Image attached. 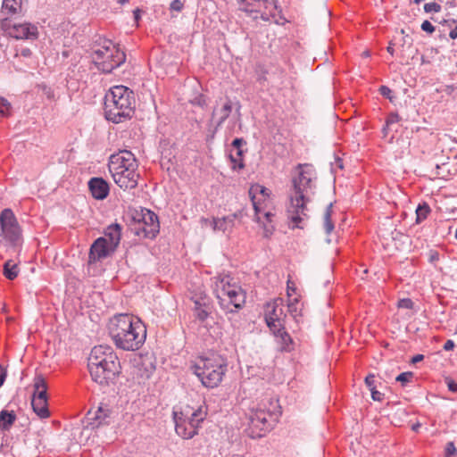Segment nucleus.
<instances>
[{
	"label": "nucleus",
	"instance_id": "nucleus-29",
	"mask_svg": "<svg viewBox=\"0 0 457 457\" xmlns=\"http://www.w3.org/2000/svg\"><path fill=\"white\" fill-rule=\"evenodd\" d=\"M232 103L230 99H227L222 107L217 111V114L219 115V120L217 122V126H220L224 123V121L228 118L232 112Z\"/></svg>",
	"mask_w": 457,
	"mask_h": 457
},
{
	"label": "nucleus",
	"instance_id": "nucleus-30",
	"mask_svg": "<svg viewBox=\"0 0 457 457\" xmlns=\"http://www.w3.org/2000/svg\"><path fill=\"white\" fill-rule=\"evenodd\" d=\"M229 160L231 162V168L233 170H242L245 167L243 150L238 149L235 153L229 154Z\"/></svg>",
	"mask_w": 457,
	"mask_h": 457
},
{
	"label": "nucleus",
	"instance_id": "nucleus-54",
	"mask_svg": "<svg viewBox=\"0 0 457 457\" xmlns=\"http://www.w3.org/2000/svg\"><path fill=\"white\" fill-rule=\"evenodd\" d=\"M389 129H390V127H387V123L386 122V124L384 125V127L382 129V133H383L384 137L387 136Z\"/></svg>",
	"mask_w": 457,
	"mask_h": 457
},
{
	"label": "nucleus",
	"instance_id": "nucleus-12",
	"mask_svg": "<svg viewBox=\"0 0 457 457\" xmlns=\"http://www.w3.org/2000/svg\"><path fill=\"white\" fill-rule=\"evenodd\" d=\"M273 414L261 407L253 408L248 414L247 433L252 438L263 436L271 428Z\"/></svg>",
	"mask_w": 457,
	"mask_h": 457
},
{
	"label": "nucleus",
	"instance_id": "nucleus-62",
	"mask_svg": "<svg viewBox=\"0 0 457 457\" xmlns=\"http://www.w3.org/2000/svg\"><path fill=\"white\" fill-rule=\"evenodd\" d=\"M454 237L457 239V230H455Z\"/></svg>",
	"mask_w": 457,
	"mask_h": 457
},
{
	"label": "nucleus",
	"instance_id": "nucleus-56",
	"mask_svg": "<svg viewBox=\"0 0 457 457\" xmlns=\"http://www.w3.org/2000/svg\"><path fill=\"white\" fill-rule=\"evenodd\" d=\"M133 13H134L135 20H136V21H138V20H139V18H140V11H139V9H136V10L133 12Z\"/></svg>",
	"mask_w": 457,
	"mask_h": 457
},
{
	"label": "nucleus",
	"instance_id": "nucleus-22",
	"mask_svg": "<svg viewBox=\"0 0 457 457\" xmlns=\"http://www.w3.org/2000/svg\"><path fill=\"white\" fill-rule=\"evenodd\" d=\"M1 228H16L18 227L17 219L10 208L4 209L0 213Z\"/></svg>",
	"mask_w": 457,
	"mask_h": 457
},
{
	"label": "nucleus",
	"instance_id": "nucleus-7",
	"mask_svg": "<svg viewBox=\"0 0 457 457\" xmlns=\"http://www.w3.org/2000/svg\"><path fill=\"white\" fill-rule=\"evenodd\" d=\"M194 374L200 379L203 386L208 388L218 386L227 370V362L220 355L198 357L191 367Z\"/></svg>",
	"mask_w": 457,
	"mask_h": 457
},
{
	"label": "nucleus",
	"instance_id": "nucleus-35",
	"mask_svg": "<svg viewBox=\"0 0 457 457\" xmlns=\"http://www.w3.org/2000/svg\"><path fill=\"white\" fill-rule=\"evenodd\" d=\"M424 11L426 12H439L441 5L436 2L427 3L424 5Z\"/></svg>",
	"mask_w": 457,
	"mask_h": 457
},
{
	"label": "nucleus",
	"instance_id": "nucleus-27",
	"mask_svg": "<svg viewBox=\"0 0 457 457\" xmlns=\"http://www.w3.org/2000/svg\"><path fill=\"white\" fill-rule=\"evenodd\" d=\"M3 273L7 279L13 280L19 274L18 265L12 260L6 261L4 264Z\"/></svg>",
	"mask_w": 457,
	"mask_h": 457
},
{
	"label": "nucleus",
	"instance_id": "nucleus-21",
	"mask_svg": "<svg viewBox=\"0 0 457 457\" xmlns=\"http://www.w3.org/2000/svg\"><path fill=\"white\" fill-rule=\"evenodd\" d=\"M276 337L277 344L279 345L280 351L291 352L294 350V341L290 335L285 330V325L283 328L279 329L278 332H272Z\"/></svg>",
	"mask_w": 457,
	"mask_h": 457
},
{
	"label": "nucleus",
	"instance_id": "nucleus-51",
	"mask_svg": "<svg viewBox=\"0 0 457 457\" xmlns=\"http://www.w3.org/2000/svg\"><path fill=\"white\" fill-rule=\"evenodd\" d=\"M449 37L451 39H457V24L453 29L450 30Z\"/></svg>",
	"mask_w": 457,
	"mask_h": 457
},
{
	"label": "nucleus",
	"instance_id": "nucleus-25",
	"mask_svg": "<svg viewBox=\"0 0 457 457\" xmlns=\"http://www.w3.org/2000/svg\"><path fill=\"white\" fill-rule=\"evenodd\" d=\"M16 420V414L13 411L3 410L0 411V428L2 430H9Z\"/></svg>",
	"mask_w": 457,
	"mask_h": 457
},
{
	"label": "nucleus",
	"instance_id": "nucleus-10",
	"mask_svg": "<svg viewBox=\"0 0 457 457\" xmlns=\"http://www.w3.org/2000/svg\"><path fill=\"white\" fill-rule=\"evenodd\" d=\"M256 221L264 228L273 227L274 213L271 212V191L260 184H253L249 188Z\"/></svg>",
	"mask_w": 457,
	"mask_h": 457
},
{
	"label": "nucleus",
	"instance_id": "nucleus-9",
	"mask_svg": "<svg viewBox=\"0 0 457 457\" xmlns=\"http://www.w3.org/2000/svg\"><path fill=\"white\" fill-rule=\"evenodd\" d=\"M92 60L99 71L109 73L126 61V54L112 40L102 39L94 47Z\"/></svg>",
	"mask_w": 457,
	"mask_h": 457
},
{
	"label": "nucleus",
	"instance_id": "nucleus-42",
	"mask_svg": "<svg viewBox=\"0 0 457 457\" xmlns=\"http://www.w3.org/2000/svg\"><path fill=\"white\" fill-rule=\"evenodd\" d=\"M378 91H379V93H380L383 96H385V97H386V98H388V99L392 100V98H393V95H392V94H393V92H392V90H391L388 87H386V86H381V87H379Z\"/></svg>",
	"mask_w": 457,
	"mask_h": 457
},
{
	"label": "nucleus",
	"instance_id": "nucleus-14",
	"mask_svg": "<svg viewBox=\"0 0 457 457\" xmlns=\"http://www.w3.org/2000/svg\"><path fill=\"white\" fill-rule=\"evenodd\" d=\"M125 220L129 225L137 226L138 228H145V227L158 228L160 226L158 215L145 207L129 208Z\"/></svg>",
	"mask_w": 457,
	"mask_h": 457
},
{
	"label": "nucleus",
	"instance_id": "nucleus-50",
	"mask_svg": "<svg viewBox=\"0 0 457 457\" xmlns=\"http://www.w3.org/2000/svg\"><path fill=\"white\" fill-rule=\"evenodd\" d=\"M439 259V254L438 253L436 252H431L430 254H429V262H435L436 261H437Z\"/></svg>",
	"mask_w": 457,
	"mask_h": 457
},
{
	"label": "nucleus",
	"instance_id": "nucleus-58",
	"mask_svg": "<svg viewBox=\"0 0 457 457\" xmlns=\"http://www.w3.org/2000/svg\"><path fill=\"white\" fill-rule=\"evenodd\" d=\"M129 0H118V3L120 4H124L126 3H129Z\"/></svg>",
	"mask_w": 457,
	"mask_h": 457
},
{
	"label": "nucleus",
	"instance_id": "nucleus-19",
	"mask_svg": "<svg viewBox=\"0 0 457 457\" xmlns=\"http://www.w3.org/2000/svg\"><path fill=\"white\" fill-rule=\"evenodd\" d=\"M88 188L96 200L105 199L110 192L109 184L102 178H92L88 181Z\"/></svg>",
	"mask_w": 457,
	"mask_h": 457
},
{
	"label": "nucleus",
	"instance_id": "nucleus-34",
	"mask_svg": "<svg viewBox=\"0 0 457 457\" xmlns=\"http://www.w3.org/2000/svg\"><path fill=\"white\" fill-rule=\"evenodd\" d=\"M11 104L4 97L0 96V115L7 117L11 114Z\"/></svg>",
	"mask_w": 457,
	"mask_h": 457
},
{
	"label": "nucleus",
	"instance_id": "nucleus-41",
	"mask_svg": "<svg viewBox=\"0 0 457 457\" xmlns=\"http://www.w3.org/2000/svg\"><path fill=\"white\" fill-rule=\"evenodd\" d=\"M15 56H21L23 58H30L32 56V51L28 47H24L20 50H17Z\"/></svg>",
	"mask_w": 457,
	"mask_h": 457
},
{
	"label": "nucleus",
	"instance_id": "nucleus-31",
	"mask_svg": "<svg viewBox=\"0 0 457 457\" xmlns=\"http://www.w3.org/2000/svg\"><path fill=\"white\" fill-rule=\"evenodd\" d=\"M430 212L431 209L426 202L420 204L416 208V222L420 223L425 220L430 214Z\"/></svg>",
	"mask_w": 457,
	"mask_h": 457
},
{
	"label": "nucleus",
	"instance_id": "nucleus-2",
	"mask_svg": "<svg viewBox=\"0 0 457 457\" xmlns=\"http://www.w3.org/2000/svg\"><path fill=\"white\" fill-rule=\"evenodd\" d=\"M108 329L114 345L124 351L138 350L146 337L141 320L128 313L114 315L109 321Z\"/></svg>",
	"mask_w": 457,
	"mask_h": 457
},
{
	"label": "nucleus",
	"instance_id": "nucleus-26",
	"mask_svg": "<svg viewBox=\"0 0 457 457\" xmlns=\"http://www.w3.org/2000/svg\"><path fill=\"white\" fill-rule=\"evenodd\" d=\"M337 213L333 210V204H330L327 206L325 213H324V224L325 228L330 229L335 228L336 226L341 227L342 224L337 223L336 219L334 218Z\"/></svg>",
	"mask_w": 457,
	"mask_h": 457
},
{
	"label": "nucleus",
	"instance_id": "nucleus-37",
	"mask_svg": "<svg viewBox=\"0 0 457 457\" xmlns=\"http://www.w3.org/2000/svg\"><path fill=\"white\" fill-rule=\"evenodd\" d=\"M411 372H403L396 377V381L401 382L403 386L408 383L412 378Z\"/></svg>",
	"mask_w": 457,
	"mask_h": 457
},
{
	"label": "nucleus",
	"instance_id": "nucleus-5",
	"mask_svg": "<svg viewBox=\"0 0 457 457\" xmlns=\"http://www.w3.org/2000/svg\"><path fill=\"white\" fill-rule=\"evenodd\" d=\"M138 164L134 154L128 150L112 154L108 163L114 182L122 189H133L137 186Z\"/></svg>",
	"mask_w": 457,
	"mask_h": 457
},
{
	"label": "nucleus",
	"instance_id": "nucleus-16",
	"mask_svg": "<svg viewBox=\"0 0 457 457\" xmlns=\"http://www.w3.org/2000/svg\"><path fill=\"white\" fill-rule=\"evenodd\" d=\"M286 317L282 298H277L266 304L265 320L271 332H278L283 328Z\"/></svg>",
	"mask_w": 457,
	"mask_h": 457
},
{
	"label": "nucleus",
	"instance_id": "nucleus-36",
	"mask_svg": "<svg viewBox=\"0 0 457 457\" xmlns=\"http://www.w3.org/2000/svg\"><path fill=\"white\" fill-rule=\"evenodd\" d=\"M158 232H159V230H154V229L135 230L136 236H137V237L143 236L144 237H150V238H154L157 236Z\"/></svg>",
	"mask_w": 457,
	"mask_h": 457
},
{
	"label": "nucleus",
	"instance_id": "nucleus-28",
	"mask_svg": "<svg viewBox=\"0 0 457 457\" xmlns=\"http://www.w3.org/2000/svg\"><path fill=\"white\" fill-rule=\"evenodd\" d=\"M301 297L295 296L293 298H287V308L289 313L294 319L301 316L302 303L300 302Z\"/></svg>",
	"mask_w": 457,
	"mask_h": 457
},
{
	"label": "nucleus",
	"instance_id": "nucleus-6",
	"mask_svg": "<svg viewBox=\"0 0 457 457\" xmlns=\"http://www.w3.org/2000/svg\"><path fill=\"white\" fill-rule=\"evenodd\" d=\"M213 292L219 300L220 306L226 312H233L243 307L245 303V293L226 274H220L212 278Z\"/></svg>",
	"mask_w": 457,
	"mask_h": 457
},
{
	"label": "nucleus",
	"instance_id": "nucleus-48",
	"mask_svg": "<svg viewBox=\"0 0 457 457\" xmlns=\"http://www.w3.org/2000/svg\"><path fill=\"white\" fill-rule=\"evenodd\" d=\"M455 344L453 340L449 339L447 340L444 345V350L445 351H451L454 348Z\"/></svg>",
	"mask_w": 457,
	"mask_h": 457
},
{
	"label": "nucleus",
	"instance_id": "nucleus-20",
	"mask_svg": "<svg viewBox=\"0 0 457 457\" xmlns=\"http://www.w3.org/2000/svg\"><path fill=\"white\" fill-rule=\"evenodd\" d=\"M0 244L6 248H18L22 244L20 230H1Z\"/></svg>",
	"mask_w": 457,
	"mask_h": 457
},
{
	"label": "nucleus",
	"instance_id": "nucleus-40",
	"mask_svg": "<svg viewBox=\"0 0 457 457\" xmlns=\"http://www.w3.org/2000/svg\"><path fill=\"white\" fill-rule=\"evenodd\" d=\"M457 453V449L453 442H449L445 447V457H452L455 455Z\"/></svg>",
	"mask_w": 457,
	"mask_h": 457
},
{
	"label": "nucleus",
	"instance_id": "nucleus-8",
	"mask_svg": "<svg viewBox=\"0 0 457 457\" xmlns=\"http://www.w3.org/2000/svg\"><path fill=\"white\" fill-rule=\"evenodd\" d=\"M207 416L206 407L200 405L196 408L185 406L180 411H173L175 431L183 439H191L198 434L201 424Z\"/></svg>",
	"mask_w": 457,
	"mask_h": 457
},
{
	"label": "nucleus",
	"instance_id": "nucleus-13",
	"mask_svg": "<svg viewBox=\"0 0 457 457\" xmlns=\"http://www.w3.org/2000/svg\"><path fill=\"white\" fill-rule=\"evenodd\" d=\"M47 386L42 376H37L34 379V392L31 398V406L33 411L39 419H47L50 417L48 409Z\"/></svg>",
	"mask_w": 457,
	"mask_h": 457
},
{
	"label": "nucleus",
	"instance_id": "nucleus-38",
	"mask_svg": "<svg viewBox=\"0 0 457 457\" xmlns=\"http://www.w3.org/2000/svg\"><path fill=\"white\" fill-rule=\"evenodd\" d=\"M401 118L398 113L391 112L386 117V122L387 123V127H391L392 125L398 123Z\"/></svg>",
	"mask_w": 457,
	"mask_h": 457
},
{
	"label": "nucleus",
	"instance_id": "nucleus-44",
	"mask_svg": "<svg viewBox=\"0 0 457 457\" xmlns=\"http://www.w3.org/2000/svg\"><path fill=\"white\" fill-rule=\"evenodd\" d=\"M365 384L369 387L370 391L376 388L375 386V376L373 374H370L365 378Z\"/></svg>",
	"mask_w": 457,
	"mask_h": 457
},
{
	"label": "nucleus",
	"instance_id": "nucleus-17",
	"mask_svg": "<svg viewBox=\"0 0 457 457\" xmlns=\"http://www.w3.org/2000/svg\"><path fill=\"white\" fill-rule=\"evenodd\" d=\"M261 8V19L265 21H273L279 24L284 18L282 17L281 9L278 5L277 0H253Z\"/></svg>",
	"mask_w": 457,
	"mask_h": 457
},
{
	"label": "nucleus",
	"instance_id": "nucleus-49",
	"mask_svg": "<svg viewBox=\"0 0 457 457\" xmlns=\"http://www.w3.org/2000/svg\"><path fill=\"white\" fill-rule=\"evenodd\" d=\"M447 386H448L450 391L457 392V383H455L454 381H453L451 379H448L447 380Z\"/></svg>",
	"mask_w": 457,
	"mask_h": 457
},
{
	"label": "nucleus",
	"instance_id": "nucleus-47",
	"mask_svg": "<svg viewBox=\"0 0 457 457\" xmlns=\"http://www.w3.org/2000/svg\"><path fill=\"white\" fill-rule=\"evenodd\" d=\"M245 144V141L243 138H235L232 142V146L235 148V151L241 149V146Z\"/></svg>",
	"mask_w": 457,
	"mask_h": 457
},
{
	"label": "nucleus",
	"instance_id": "nucleus-55",
	"mask_svg": "<svg viewBox=\"0 0 457 457\" xmlns=\"http://www.w3.org/2000/svg\"><path fill=\"white\" fill-rule=\"evenodd\" d=\"M5 378H6V373L5 372H0V387L4 384V382L5 380Z\"/></svg>",
	"mask_w": 457,
	"mask_h": 457
},
{
	"label": "nucleus",
	"instance_id": "nucleus-52",
	"mask_svg": "<svg viewBox=\"0 0 457 457\" xmlns=\"http://www.w3.org/2000/svg\"><path fill=\"white\" fill-rule=\"evenodd\" d=\"M423 358H424V356H423L422 354H417V355H415V356H413V357H412L411 361H412L413 363H417V362H419V361H422V360H423Z\"/></svg>",
	"mask_w": 457,
	"mask_h": 457
},
{
	"label": "nucleus",
	"instance_id": "nucleus-4",
	"mask_svg": "<svg viewBox=\"0 0 457 457\" xmlns=\"http://www.w3.org/2000/svg\"><path fill=\"white\" fill-rule=\"evenodd\" d=\"M135 108V96L128 87L118 85L112 87L104 96V117L113 123H121L129 120Z\"/></svg>",
	"mask_w": 457,
	"mask_h": 457
},
{
	"label": "nucleus",
	"instance_id": "nucleus-57",
	"mask_svg": "<svg viewBox=\"0 0 457 457\" xmlns=\"http://www.w3.org/2000/svg\"><path fill=\"white\" fill-rule=\"evenodd\" d=\"M107 228L112 229V228H120V226L118 223H112L107 227Z\"/></svg>",
	"mask_w": 457,
	"mask_h": 457
},
{
	"label": "nucleus",
	"instance_id": "nucleus-60",
	"mask_svg": "<svg viewBox=\"0 0 457 457\" xmlns=\"http://www.w3.org/2000/svg\"><path fill=\"white\" fill-rule=\"evenodd\" d=\"M338 215L342 218V220L344 219V214L343 213H339Z\"/></svg>",
	"mask_w": 457,
	"mask_h": 457
},
{
	"label": "nucleus",
	"instance_id": "nucleus-15",
	"mask_svg": "<svg viewBox=\"0 0 457 457\" xmlns=\"http://www.w3.org/2000/svg\"><path fill=\"white\" fill-rule=\"evenodd\" d=\"M1 28L8 36L16 39L36 40L39 36L37 26L30 22L11 24L5 18L1 21Z\"/></svg>",
	"mask_w": 457,
	"mask_h": 457
},
{
	"label": "nucleus",
	"instance_id": "nucleus-61",
	"mask_svg": "<svg viewBox=\"0 0 457 457\" xmlns=\"http://www.w3.org/2000/svg\"><path fill=\"white\" fill-rule=\"evenodd\" d=\"M451 22L455 24L457 21L456 20H452Z\"/></svg>",
	"mask_w": 457,
	"mask_h": 457
},
{
	"label": "nucleus",
	"instance_id": "nucleus-1",
	"mask_svg": "<svg viewBox=\"0 0 457 457\" xmlns=\"http://www.w3.org/2000/svg\"><path fill=\"white\" fill-rule=\"evenodd\" d=\"M298 174L292 179L289 204L287 208L288 224L292 228H303L308 225L310 215L308 204L314 194L316 174L308 164L298 165Z\"/></svg>",
	"mask_w": 457,
	"mask_h": 457
},
{
	"label": "nucleus",
	"instance_id": "nucleus-23",
	"mask_svg": "<svg viewBox=\"0 0 457 457\" xmlns=\"http://www.w3.org/2000/svg\"><path fill=\"white\" fill-rule=\"evenodd\" d=\"M22 0H3L2 13L6 16H13L21 12Z\"/></svg>",
	"mask_w": 457,
	"mask_h": 457
},
{
	"label": "nucleus",
	"instance_id": "nucleus-53",
	"mask_svg": "<svg viewBox=\"0 0 457 457\" xmlns=\"http://www.w3.org/2000/svg\"><path fill=\"white\" fill-rule=\"evenodd\" d=\"M387 52L391 54V55H394L395 54V48H394V45L390 42L389 43V46H387L386 48Z\"/></svg>",
	"mask_w": 457,
	"mask_h": 457
},
{
	"label": "nucleus",
	"instance_id": "nucleus-32",
	"mask_svg": "<svg viewBox=\"0 0 457 457\" xmlns=\"http://www.w3.org/2000/svg\"><path fill=\"white\" fill-rule=\"evenodd\" d=\"M240 3L244 4L242 10L245 12H261V8L258 7V4L253 0H240Z\"/></svg>",
	"mask_w": 457,
	"mask_h": 457
},
{
	"label": "nucleus",
	"instance_id": "nucleus-3",
	"mask_svg": "<svg viewBox=\"0 0 457 457\" xmlns=\"http://www.w3.org/2000/svg\"><path fill=\"white\" fill-rule=\"evenodd\" d=\"M87 366L92 379L100 385L112 382L120 372L119 358L110 345L93 347Z\"/></svg>",
	"mask_w": 457,
	"mask_h": 457
},
{
	"label": "nucleus",
	"instance_id": "nucleus-39",
	"mask_svg": "<svg viewBox=\"0 0 457 457\" xmlns=\"http://www.w3.org/2000/svg\"><path fill=\"white\" fill-rule=\"evenodd\" d=\"M397 306L403 309H412L413 302L409 298H403L399 300Z\"/></svg>",
	"mask_w": 457,
	"mask_h": 457
},
{
	"label": "nucleus",
	"instance_id": "nucleus-46",
	"mask_svg": "<svg viewBox=\"0 0 457 457\" xmlns=\"http://www.w3.org/2000/svg\"><path fill=\"white\" fill-rule=\"evenodd\" d=\"M371 397L374 401L381 402L383 400L384 395L378 391L376 388L370 390Z\"/></svg>",
	"mask_w": 457,
	"mask_h": 457
},
{
	"label": "nucleus",
	"instance_id": "nucleus-43",
	"mask_svg": "<svg viewBox=\"0 0 457 457\" xmlns=\"http://www.w3.org/2000/svg\"><path fill=\"white\" fill-rule=\"evenodd\" d=\"M421 29L429 34H432L435 31V26L428 21H424L421 24Z\"/></svg>",
	"mask_w": 457,
	"mask_h": 457
},
{
	"label": "nucleus",
	"instance_id": "nucleus-33",
	"mask_svg": "<svg viewBox=\"0 0 457 457\" xmlns=\"http://www.w3.org/2000/svg\"><path fill=\"white\" fill-rule=\"evenodd\" d=\"M287 298H293L295 296L301 297L295 283L290 278H288L287 282Z\"/></svg>",
	"mask_w": 457,
	"mask_h": 457
},
{
	"label": "nucleus",
	"instance_id": "nucleus-59",
	"mask_svg": "<svg viewBox=\"0 0 457 457\" xmlns=\"http://www.w3.org/2000/svg\"><path fill=\"white\" fill-rule=\"evenodd\" d=\"M337 230H330V229H328L326 230L327 234L329 236L332 232H336Z\"/></svg>",
	"mask_w": 457,
	"mask_h": 457
},
{
	"label": "nucleus",
	"instance_id": "nucleus-45",
	"mask_svg": "<svg viewBox=\"0 0 457 457\" xmlns=\"http://www.w3.org/2000/svg\"><path fill=\"white\" fill-rule=\"evenodd\" d=\"M184 7V4L180 0H173L170 4V9L180 12Z\"/></svg>",
	"mask_w": 457,
	"mask_h": 457
},
{
	"label": "nucleus",
	"instance_id": "nucleus-11",
	"mask_svg": "<svg viewBox=\"0 0 457 457\" xmlns=\"http://www.w3.org/2000/svg\"><path fill=\"white\" fill-rule=\"evenodd\" d=\"M120 241V230H111L97 238L90 247L88 262H96L112 254Z\"/></svg>",
	"mask_w": 457,
	"mask_h": 457
},
{
	"label": "nucleus",
	"instance_id": "nucleus-24",
	"mask_svg": "<svg viewBox=\"0 0 457 457\" xmlns=\"http://www.w3.org/2000/svg\"><path fill=\"white\" fill-rule=\"evenodd\" d=\"M195 307L194 312L195 317L204 321L207 319L209 315V305L206 302V297H200L199 299L194 300Z\"/></svg>",
	"mask_w": 457,
	"mask_h": 457
},
{
	"label": "nucleus",
	"instance_id": "nucleus-18",
	"mask_svg": "<svg viewBox=\"0 0 457 457\" xmlns=\"http://www.w3.org/2000/svg\"><path fill=\"white\" fill-rule=\"evenodd\" d=\"M111 410L107 405L101 404L96 410H90L86 417L87 426L92 428H98L101 425L109 422Z\"/></svg>",
	"mask_w": 457,
	"mask_h": 457
}]
</instances>
